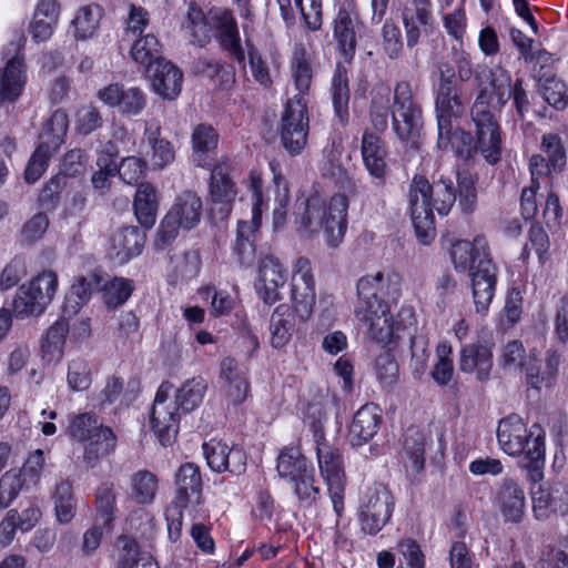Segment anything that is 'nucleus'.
<instances>
[{
    "label": "nucleus",
    "mask_w": 568,
    "mask_h": 568,
    "mask_svg": "<svg viewBox=\"0 0 568 568\" xmlns=\"http://www.w3.org/2000/svg\"><path fill=\"white\" fill-rule=\"evenodd\" d=\"M183 27L189 30L194 43L203 45L210 38V27L205 21L204 13L194 3L189 7L186 22Z\"/></svg>",
    "instance_id": "58"
},
{
    "label": "nucleus",
    "mask_w": 568,
    "mask_h": 568,
    "mask_svg": "<svg viewBox=\"0 0 568 568\" xmlns=\"http://www.w3.org/2000/svg\"><path fill=\"white\" fill-rule=\"evenodd\" d=\"M132 59L145 68L146 73H151L162 58V47L158 38L153 34H145L144 37L134 41L131 47Z\"/></svg>",
    "instance_id": "40"
},
{
    "label": "nucleus",
    "mask_w": 568,
    "mask_h": 568,
    "mask_svg": "<svg viewBox=\"0 0 568 568\" xmlns=\"http://www.w3.org/2000/svg\"><path fill=\"white\" fill-rule=\"evenodd\" d=\"M479 94L473 106L477 142H500L499 124L489 108H501L510 98V75L501 67L483 68L477 73Z\"/></svg>",
    "instance_id": "5"
},
{
    "label": "nucleus",
    "mask_w": 568,
    "mask_h": 568,
    "mask_svg": "<svg viewBox=\"0 0 568 568\" xmlns=\"http://www.w3.org/2000/svg\"><path fill=\"white\" fill-rule=\"evenodd\" d=\"M133 282L124 277H113L103 281L102 297L109 308H115L124 304L132 295Z\"/></svg>",
    "instance_id": "48"
},
{
    "label": "nucleus",
    "mask_w": 568,
    "mask_h": 568,
    "mask_svg": "<svg viewBox=\"0 0 568 568\" xmlns=\"http://www.w3.org/2000/svg\"><path fill=\"white\" fill-rule=\"evenodd\" d=\"M203 454L207 466L216 473L230 471L240 476L246 470V454L239 446L229 447L221 440L204 443Z\"/></svg>",
    "instance_id": "15"
},
{
    "label": "nucleus",
    "mask_w": 568,
    "mask_h": 568,
    "mask_svg": "<svg viewBox=\"0 0 568 568\" xmlns=\"http://www.w3.org/2000/svg\"><path fill=\"white\" fill-rule=\"evenodd\" d=\"M394 130L399 140L417 142L424 138L422 111L393 115Z\"/></svg>",
    "instance_id": "46"
},
{
    "label": "nucleus",
    "mask_w": 568,
    "mask_h": 568,
    "mask_svg": "<svg viewBox=\"0 0 568 568\" xmlns=\"http://www.w3.org/2000/svg\"><path fill=\"white\" fill-rule=\"evenodd\" d=\"M294 311L287 304H280L270 318V342L274 348L284 347L292 338L294 331Z\"/></svg>",
    "instance_id": "36"
},
{
    "label": "nucleus",
    "mask_w": 568,
    "mask_h": 568,
    "mask_svg": "<svg viewBox=\"0 0 568 568\" xmlns=\"http://www.w3.org/2000/svg\"><path fill=\"white\" fill-rule=\"evenodd\" d=\"M532 513L537 520H546L551 515H566L568 513V491L547 490L538 488L531 494Z\"/></svg>",
    "instance_id": "32"
},
{
    "label": "nucleus",
    "mask_w": 568,
    "mask_h": 568,
    "mask_svg": "<svg viewBox=\"0 0 568 568\" xmlns=\"http://www.w3.org/2000/svg\"><path fill=\"white\" fill-rule=\"evenodd\" d=\"M152 90L163 99H175L182 89L183 74L170 61L163 60L148 73Z\"/></svg>",
    "instance_id": "29"
},
{
    "label": "nucleus",
    "mask_w": 568,
    "mask_h": 568,
    "mask_svg": "<svg viewBox=\"0 0 568 568\" xmlns=\"http://www.w3.org/2000/svg\"><path fill=\"white\" fill-rule=\"evenodd\" d=\"M69 128L68 114L55 110L41 125L39 139L42 142H63Z\"/></svg>",
    "instance_id": "53"
},
{
    "label": "nucleus",
    "mask_w": 568,
    "mask_h": 568,
    "mask_svg": "<svg viewBox=\"0 0 568 568\" xmlns=\"http://www.w3.org/2000/svg\"><path fill=\"white\" fill-rule=\"evenodd\" d=\"M95 509L105 526H110L115 518L116 493L113 483H102L95 493Z\"/></svg>",
    "instance_id": "52"
},
{
    "label": "nucleus",
    "mask_w": 568,
    "mask_h": 568,
    "mask_svg": "<svg viewBox=\"0 0 568 568\" xmlns=\"http://www.w3.org/2000/svg\"><path fill=\"white\" fill-rule=\"evenodd\" d=\"M230 172L231 164L227 160L216 163L211 172L210 200L214 205L213 212L217 210L221 220L229 217L237 195V187L230 176Z\"/></svg>",
    "instance_id": "12"
},
{
    "label": "nucleus",
    "mask_w": 568,
    "mask_h": 568,
    "mask_svg": "<svg viewBox=\"0 0 568 568\" xmlns=\"http://www.w3.org/2000/svg\"><path fill=\"white\" fill-rule=\"evenodd\" d=\"M406 41L409 48L416 45L422 34H428L434 27L430 0H413L402 13Z\"/></svg>",
    "instance_id": "18"
},
{
    "label": "nucleus",
    "mask_w": 568,
    "mask_h": 568,
    "mask_svg": "<svg viewBox=\"0 0 568 568\" xmlns=\"http://www.w3.org/2000/svg\"><path fill=\"white\" fill-rule=\"evenodd\" d=\"M334 36L337 39L344 54L353 53L355 50L356 39L351 14L341 9L334 21Z\"/></svg>",
    "instance_id": "54"
},
{
    "label": "nucleus",
    "mask_w": 568,
    "mask_h": 568,
    "mask_svg": "<svg viewBox=\"0 0 568 568\" xmlns=\"http://www.w3.org/2000/svg\"><path fill=\"white\" fill-rule=\"evenodd\" d=\"M58 276L53 271H43L33 277L29 284H26L28 290L36 295V300L41 302L45 307L52 302L58 290Z\"/></svg>",
    "instance_id": "49"
},
{
    "label": "nucleus",
    "mask_w": 568,
    "mask_h": 568,
    "mask_svg": "<svg viewBox=\"0 0 568 568\" xmlns=\"http://www.w3.org/2000/svg\"><path fill=\"white\" fill-rule=\"evenodd\" d=\"M133 209L136 220L144 229H151L156 221L159 195L156 187L150 182L138 185Z\"/></svg>",
    "instance_id": "34"
},
{
    "label": "nucleus",
    "mask_w": 568,
    "mask_h": 568,
    "mask_svg": "<svg viewBox=\"0 0 568 568\" xmlns=\"http://www.w3.org/2000/svg\"><path fill=\"white\" fill-rule=\"evenodd\" d=\"M202 200L193 191H185L176 196L170 211L166 213L181 225L182 230H192L201 221Z\"/></svg>",
    "instance_id": "31"
},
{
    "label": "nucleus",
    "mask_w": 568,
    "mask_h": 568,
    "mask_svg": "<svg viewBox=\"0 0 568 568\" xmlns=\"http://www.w3.org/2000/svg\"><path fill=\"white\" fill-rule=\"evenodd\" d=\"M211 19L223 48H225L236 61L243 62L245 54L241 43L237 22L232 12L225 9H214L211 11Z\"/></svg>",
    "instance_id": "23"
},
{
    "label": "nucleus",
    "mask_w": 568,
    "mask_h": 568,
    "mask_svg": "<svg viewBox=\"0 0 568 568\" xmlns=\"http://www.w3.org/2000/svg\"><path fill=\"white\" fill-rule=\"evenodd\" d=\"M398 276L377 272L362 276L357 281V301L354 308L355 318L368 331L369 336L379 344L388 345L395 341L402 324L395 322L387 302L378 297L384 288L393 287V295H398Z\"/></svg>",
    "instance_id": "2"
},
{
    "label": "nucleus",
    "mask_w": 568,
    "mask_h": 568,
    "mask_svg": "<svg viewBox=\"0 0 568 568\" xmlns=\"http://www.w3.org/2000/svg\"><path fill=\"white\" fill-rule=\"evenodd\" d=\"M103 281V275L98 271L77 276L65 298L64 313L78 314L80 308L91 300L94 292H102Z\"/></svg>",
    "instance_id": "26"
},
{
    "label": "nucleus",
    "mask_w": 568,
    "mask_h": 568,
    "mask_svg": "<svg viewBox=\"0 0 568 568\" xmlns=\"http://www.w3.org/2000/svg\"><path fill=\"white\" fill-rule=\"evenodd\" d=\"M331 97L336 118L341 124L348 121V103H349V87H348V69L346 65L338 63L332 78Z\"/></svg>",
    "instance_id": "37"
},
{
    "label": "nucleus",
    "mask_w": 568,
    "mask_h": 568,
    "mask_svg": "<svg viewBox=\"0 0 568 568\" xmlns=\"http://www.w3.org/2000/svg\"><path fill=\"white\" fill-rule=\"evenodd\" d=\"M375 372L378 382L384 388H392L398 381L399 367L389 352L381 353L375 361Z\"/></svg>",
    "instance_id": "57"
},
{
    "label": "nucleus",
    "mask_w": 568,
    "mask_h": 568,
    "mask_svg": "<svg viewBox=\"0 0 568 568\" xmlns=\"http://www.w3.org/2000/svg\"><path fill=\"white\" fill-rule=\"evenodd\" d=\"M365 166L376 178H382L386 170L387 152L383 144H362Z\"/></svg>",
    "instance_id": "62"
},
{
    "label": "nucleus",
    "mask_w": 568,
    "mask_h": 568,
    "mask_svg": "<svg viewBox=\"0 0 568 568\" xmlns=\"http://www.w3.org/2000/svg\"><path fill=\"white\" fill-rule=\"evenodd\" d=\"M308 98L303 94H295L286 103L282 118L283 142H304L308 133L307 116Z\"/></svg>",
    "instance_id": "19"
},
{
    "label": "nucleus",
    "mask_w": 568,
    "mask_h": 568,
    "mask_svg": "<svg viewBox=\"0 0 568 568\" xmlns=\"http://www.w3.org/2000/svg\"><path fill=\"white\" fill-rule=\"evenodd\" d=\"M262 174L252 170L248 175V190L252 192L251 221H239L233 251L242 265H251L255 258V233L262 224L265 209L262 191Z\"/></svg>",
    "instance_id": "6"
},
{
    "label": "nucleus",
    "mask_w": 568,
    "mask_h": 568,
    "mask_svg": "<svg viewBox=\"0 0 568 568\" xmlns=\"http://www.w3.org/2000/svg\"><path fill=\"white\" fill-rule=\"evenodd\" d=\"M85 442L83 459L89 467H94L100 458L115 450L118 438L110 427L101 424Z\"/></svg>",
    "instance_id": "35"
},
{
    "label": "nucleus",
    "mask_w": 568,
    "mask_h": 568,
    "mask_svg": "<svg viewBox=\"0 0 568 568\" xmlns=\"http://www.w3.org/2000/svg\"><path fill=\"white\" fill-rule=\"evenodd\" d=\"M526 362V351L521 342L511 341L504 346L500 365L505 371L521 372Z\"/></svg>",
    "instance_id": "64"
},
{
    "label": "nucleus",
    "mask_w": 568,
    "mask_h": 568,
    "mask_svg": "<svg viewBox=\"0 0 568 568\" xmlns=\"http://www.w3.org/2000/svg\"><path fill=\"white\" fill-rule=\"evenodd\" d=\"M34 297L36 295L28 290L26 284L21 285L17 291L12 304L14 315L23 318L42 314L47 307Z\"/></svg>",
    "instance_id": "55"
},
{
    "label": "nucleus",
    "mask_w": 568,
    "mask_h": 568,
    "mask_svg": "<svg viewBox=\"0 0 568 568\" xmlns=\"http://www.w3.org/2000/svg\"><path fill=\"white\" fill-rule=\"evenodd\" d=\"M171 389L172 385L169 382L160 385L150 417L152 429L163 446L170 445L179 430L180 406L176 400L169 399Z\"/></svg>",
    "instance_id": "10"
},
{
    "label": "nucleus",
    "mask_w": 568,
    "mask_h": 568,
    "mask_svg": "<svg viewBox=\"0 0 568 568\" xmlns=\"http://www.w3.org/2000/svg\"><path fill=\"white\" fill-rule=\"evenodd\" d=\"M291 302L300 321L306 322L311 318L316 302V290L312 264L307 257H298L293 265Z\"/></svg>",
    "instance_id": "8"
},
{
    "label": "nucleus",
    "mask_w": 568,
    "mask_h": 568,
    "mask_svg": "<svg viewBox=\"0 0 568 568\" xmlns=\"http://www.w3.org/2000/svg\"><path fill=\"white\" fill-rule=\"evenodd\" d=\"M545 438V430L539 424L528 427L517 414L500 419L497 427L500 449L511 457L521 458L520 466L527 470L528 479L534 483L544 478Z\"/></svg>",
    "instance_id": "3"
},
{
    "label": "nucleus",
    "mask_w": 568,
    "mask_h": 568,
    "mask_svg": "<svg viewBox=\"0 0 568 568\" xmlns=\"http://www.w3.org/2000/svg\"><path fill=\"white\" fill-rule=\"evenodd\" d=\"M23 485L21 471L11 469L0 478V508H7L17 498Z\"/></svg>",
    "instance_id": "63"
},
{
    "label": "nucleus",
    "mask_w": 568,
    "mask_h": 568,
    "mask_svg": "<svg viewBox=\"0 0 568 568\" xmlns=\"http://www.w3.org/2000/svg\"><path fill=\"white\" fill-rule=\"evenodd\" d=\"M69 324L65 320L54 322L47 331L41 342L43 357L48 361H59L63 355Z\"/></svg>",
    "instance_id": "43"
},
{
    "label": "nucleus",
    "mask_w": 568,
    "mask_h": 568,
    "mask_svg": "<svg viewBox=\"0 0 568 568\" xmlns=\"http://www.w3.org/2000/svg\"><path fill=\"white\" fill-rule=\"evenodd\" d=\"M158 490V478L149 470H139L130 479V497L139 505H148L154 500Z\"/></svg>",
    "instance_id": "44"
},
{
    "label": "nucleus",
    "mask_w": 568,
    "mask_h": 568,
    "mask_svg": "<svg viewBox=\"0 0 568 568\" xmlns=\"http://www.w3.org/2000/svg\"><path fill=\"white\" fill-rule=\"evenodd\" d=\"M450 258L458 272H471V267L477 266L478 262L485 258H491L488 242L485 236L477 235L469 242L467 240H456L452 243Z\"/></svg>",
    "instance_id": "20"
},
{
    "label": "nucleus",
    "mask_w": 568,
    "mask_h": 568,
    "mask_svg": "<svg viewBox=\"0 0 568 568\" xmlns=\"http://www.w3.org/2000/svg\"><path fill=\"white\" fill-rule=\"evenodd\" d=\"M290 73L291 79L297 94H303L308 98L311 84L314 77V69L312 65L311 54L307 52L303 43L294 45L292 57L290 59Z\"/></svg>",
    "instance_id": "33"
},
{
    "label": "nucleus",
    "mask_w": 568,
    "mask_h": 568,
    "mask_svg": "<svg viewBox=\"0 0 568 568\" xmlns=\"http://www.w3.org/2000/svg\"><path fill=\"white\" fill-rule=\"evenodd\" d=\"M539 91L544 100L557 109L568 105V87L556 78H548L540 82Z\"/></svg>",
    "instance_id": "56"
},
{
    "label": "nucleus",
    "mask_w": 568,
    "mask_h": 568,
    "mask_svg": "<svg viewBox=\"0 0 568 568\" xmlns=\"http://www.w3.org/2000/svg\"><path fill=\"white\" fill-rule=\"evenodd\" d=\"M175 495L171 504L176 508H186L190 504H203V479L200 466L186 462L174 475Z\"/></svg>",
    "instance_id": "13"
},
{
    "label": "nucleus",
    "mask_w": 568,
    "mask_h": 568,
    "mask_svg": "<svg viewBox=\"0 0 568 568\" xmlns=\"http://www.w3.org/2000/svg\"><path fill=\"white\" fill-rule=\"evenodd\" d=\"M433 186L423 175H415L408 191L410 217L416 236L422 244H429L435 239V221L432 205L440 215H447L452 210L456 193L450 180L440 179L435 184V197L432 202Z\"/></svg>",
    "instance_id": "4"
},
{
    "label": "nucleus",
    "mask_w": 568,
    "mask_h": 568,
    "mask_svg": "<svg viewBox=\"0 0 568 568\" xmlns=\"http://www.w3.org/2000/svg\"><path fill=\"white\" fill-rule=\"evenodd\" d=\"M103 10L99 4H87L81 7L71 21V31L77 40L92 38L100 26Z\"/></svg>",
    "instance_id": "39"
},
{
    "label": "nucleus",
    "mask_w": 568,
    "mask_h": 568,
    "mask_svg": "<svg viewBox=\"0 0 568 568\" xmlns=\"http://www.w3.org/2000/svg\"><path fill=\"white\" fill-rule=\"evenodd\" d=\"M476 313L486 315L493 302L497 285V266L491 258L478 262L468 273Z\"/></svg>",
    "instance_id": "14"
},
{
    "label": "nucleus",
    "mask_w": 568,
    "mask_h": 568,
    "mask_svg": "<svg viewBox=\"0 0 568 568\" xmlns=\"http://www.w3.org/2000/svg\"><path fill=\"white\" fill-rule=\"evenodd\" d=\"M443 23L448 36L456 41L462 42L467 28V17L465 13L463 1H460L453 10L442 14Z\"/></svg>",
    "instance_id": "60"
},
{
    "label": "nucleus",
    "mask_w": 568,
    "mask_h": 568,
    "mask_svg": "<svg viewBox=\"0 0 568 568\" xmlns=\"http://www.w3.org/2000/svg\"><path fill=\"white\" fill-rule=\"evenodd\" d=\"M392 110L393 115L422 111L408 82L402 81L395 85Z\"/></svg>",
    "instance_id": "59"
},
{
    "label": "nucleus",
    "mask_w": 568,
    "mask_h": 568,
    "mask_svg": "<svg viewBox=\"0 0 568 568\" xmlns=\"http://www.w3.org/2000/svg\"><path fill=\"white\" fill-rule=\"evenodd\" d=\"M462 103L450 79H442L436 98L438 138L443 142L459 140V132L454 130L453 119L462 113Z\"/></svg>",
    "instance_id": "11"
},
{
    "label": "nucleus",
    "mask_w": 568,
    "mask_h": 568,
    "mask_svg": "<svg viewBox=\"0 0 568 568\" xmlns=\"http://www.w3.org/2000/svg\"><path fill=\"white\" fill-rule=\"evenodd\" d=\"M60 17V4L57 0H40L37 3L29 33L37 42L51 38Z\"/></svg>",
    "instance_id": "30"
},
{
    "label": "nucleus",
    "mask_w": 568,
    "mask_h": 568,
    "mask_svg": "<svg viewBox=\"0 0 568 568\" xmlns=\"http://www.w3.org/2000/svg\"><path fill=\"white\" fill-rule=\"evenodd\" d=\"M27 83V69L24 60L16 55L8 60L4 68L0 69V104L13 102L22 93Z\"/></svg>",
    "instance_id": "28"
},
{
    "label": "nucleus",
    "mask_w": 568,
    "mask_h": 568,
    "mask_svg": "<svg viewBox=\"0 0 568 568\" xmlns=\"http://www.w3.org/2000/svg\"><path fill=\"white\" fill-rule=\"evenodd\" d=\"M53 503L57 520L60 524H69L77 510V500L69 480H61L57 484L53 493Z\"/></svg>",
    "instance_id": "47"
},
{
    "label": "nucleus",
    "mask_w": 568,
    "mask_h": 568,
    "mask_svg": "<svg viewBox=\"0 0 568 568\" xmlns=\"http://www.w3.org/2000/svg\"><path fill=\"white\" fill-rule=\"evenodd\" d=\"M67 379L72 390L81 392L88 389L92 382L89 363L82 358L72 359L68 366Z\"/></svg>",
    "instance_id": "61"
},
{
    "label": "nucleus",
    "mask_w": 568,
    "mask_h": 568,
    "mask_svg": "<svg viewBox=\"0 0 568 568\" xmlns=\"http://www.w3.org/2000/svg\"><path fill=\"white\" fill-rule=\"evenodd\" d=\"M382 423L381 409L369 403L363 405L354 415L349 426V440L353 446H362L378 432Z\"/></svg>",
    "instance_id": "27"
},
{
    "label": "nucleus",
    "mask_w": 568,
    "mask_h": 568,
    "mask_svg": "<svg viewBox=\"0 0 568 568\" xmlns=\"http://www.w3.org/2000/svg\"><path fill=\"white\" fill-rule=\"evenodd\" d=\"M343 144H331L324 149L328 166L324 174L329 176L343 193L337 192L327 204L317 193L298 199L294 209V223L301 236L310 237L323 231L327 245L336 247L347 229L348 197L345 192L355 189V182L343 161Z\"/></svg>",
    "instance_id": "1"
},
{
    "label": "nucleus",
    "mask_w": 568,
    "mask_h": 568,
    "mask_svg": "<svg viewBox=\"0 0 568 568\" xmlns=\"http://www.w3.org/2000/svg\"><path fill=\"white\" fill-rule=\"evenodd\" d=\"M494 507L506 524L523 521L526 510V495L523 487L513 478H504L496 489Z\"/></svg>",
    "instance_id": "16"
},
{
    "label": "nucleus",
    "mask_w": 568,
    "mask_h": 568,
    "mask_svg": "<svg viewBox=\"0 0 568 568\" xmlns=\"http://www.w3.org/2000/svg\"><path fill=\"white\" fill-rule=\"evenodd\" d=\"M143 556H150L142 552L139 542L131 536L121 535L115 541V567L130 568L140 561Z\"/></svg>",
    "instance_id": "50"
},
{
    "label": "nucleus",
    "mask_w": 568,
    "mask_h": 568,
    "mask_svg": "<svg viewBox=\"0 0 568 568\" xmlns=\"http://www.w3.org/2000/svg\"><path fill=\"white\" fill-rule=\"evenodd\" d=\"M207 383L202 376L185 381L178 389L175 400L183 412H192L203 402Z\"/></svg>",
    "instance_id": "42"
},
{
    "label": "nucleus",
    "mask_w": 568,
    "mask_h": 568,
    "mask_svg": "<svg viewBox=\"0 0 568 568\" xmlns=\"http://www.w3.org/2000/svg\"><path fill=\"white\" fill-rule=\"evenodd\" d=\"M220 378L230 404H242L248 396L250 382L246 371L232 357L221 362Z\"/></svg>",
    "instance_id": "21"
},
{
    "label": "nucleus",
    "mask_w": 568,
    "mask_h": 568,
    "mask_svg": "<svg viewBox=\"0 0 568 568\" xmlns=\"http://www.w3.org/2000/svg\"><path fill=\"white\" fill-rule=\"evenodd\" d=\"M394 501L390 491L383 485L369 488L358 510L362 531L376 535L389 520Z\"/></svg>",
    "instance_id": "9"
},
{
    "label": "nucleus",
    "mask_w": 568,
    "mask_h": 568,
    "mask_svg": "<svg viewBox=\"0 0 568 568\" xmlns=\"http://www.w3.org/2000/svg\"><path fill=\"white\" fill-rule=\"evenodd\" d=\"M403 457L405 467L417 474L425 465V435L416 428H408L404 436Z\"/></svg>",
    "instance_id": "41"
},
{
    "label": "nucleus",
    "mask_w": 568,
    "mask_h": 568,
    "mask_svg": "<svg viewBox=\"0 0 568 568\" xmlns=\"http://www.w3.org/2000/svg\"><path fill=\"white\" fill-rule=\"evenodd\" d=\"M316 457L321 476L327 490L334 511L341 517L344 511L345 471L339 449L331 445L323 435H316Z\"/></svg>",
    "instance_id": "7"
},
{
    "label": "nucleus",
    "mask_w": 568,
    "mask_h": 568,
    "mask_svg": "<svg viewBox=\"0 0 568 568\" xmlns=\"http://www.w3.org/2000/svg\"><path fill=\"white\" fill-rule=\"evenodd\" d=\"M312 468V464L308 463L297 446H286L277 456V474L290 483Z\"/></svg>",
    "instance_id": "38"
},
{
    "label": "nucleus",
    "mask_w": 568,
    "mask_h": 568,
    "mask_svg": "<svg viewBox=\"0 0 568 568\" xmlns=\"http://www.w3.org/2000/svg\"><path fill=\"white\" fill-rule=\"evenodd\" d=\"M458 367L466 374H475L477 381L487 382L493 369V353L483 344H465L459 351Z\"/></svg>",
    "instance_id": "22"
},
{
    "label": "nucleus",
    "mask_w": 568,
    "mask_h": 568,
    "mask_svg": "<svg viewBox=\"0 0 568 568\" xmlns=\"http://www.w3.org/2000/svg\"><path fill=\"white\" fill-rule=\"evenodd\" d=\"M97 98L105 105L116 108L125 115H136L146 105L145 93L136 88H125L120 83H110L97 92Z\"/></svg>",
    "instance_id": "17"
},
{
    "label": "nucleus",
    "mask_w": 568,
    "mask_h": 568,
    "mask_svg": "<svg viewBox=\"0 0 568 568\" xmlns=\"http://www.w3.org/2000/svg\"><path fill=\"white\" fill-rule=\"evenodd\" d=\"M286 276L280 262L274 257H265L260 266L257 284L258 296L265 304L272 305L282 298L280 288L285 284Z\"/></svg>",
    "instance_id": "25"
},
{
    "label": "nucleus",
    "mask_w": 568,
    "mask_h": 568,
    "mask_svg": "<svg viewBox=\"0 0 568 568\" xmlns=\"http://www.w3.org/2000/svg\"><path fill=\"white\" fill-rule=\"evenodd\" d=\"M144 240V233L136 226L119 227L110 237V255L120 264L126 263L142 252Z\"/></svg>",
    "instance_id": "24"
},
{
    "label": "nucleus",
    "mask_w": 568,
    "mask_h": 568,
    "mask_svg": "<svg viewBox=\"0 0 568 568\" xmlns=\"http://www.w3.org/2000/svg\"><path fill=\"white\" fill-rule=\"evenodd\" d=\"M452 353V346L448 342L438 344L436 348L437 362L435 363L430 375L438 386H447L454 376Z\"/></svg>",
    "instance_id": "51"
},
{
    "label": "nucleus",
    "mask_w": 568,
    "mask_h": 568,
    "mask_svg": "<svg viewBox=\"0 0 568 568\" xmlns=\"http://www.w3.org/2000/svg\"><path fill=\"white\" fill-rule=\"evenodd\" d=\"M394 130L399 140L417 142L424 138L422 111L393 115Z\"/></svg>",
    "instance_id": "45"
}]
</instances>
